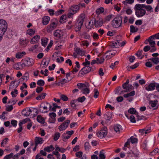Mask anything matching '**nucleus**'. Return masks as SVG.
Listing matches in <instances>:
<instances>
[{
	"label": "nucleus",
	"instance_id": "nucleus-16",
	"mask_svg": "<svg viewBox=\"0 0 159 159\" xmlns=\"http://www.w3.org/2000/svg\"><path fill=\"white\" fill-rule=\"evenodd\" d=\"M48 106H47L44 103H42L39 107V108H40L39 109V111L43 113H45L48 112Z\"/></svg>",
	"mask_w": 159,
	"mask_h": 159
},
{
	"label": "nucleus",
	"instance_id": "nucleus-7",
	"mask_svg": "<svg viewBox=\"0 0 159 159\" xmlns=\"http://www.w3.org/2000/svg\"><path fill=\"white\" fill-rule=\"evenodd\" d=\"M23 61L21 66H29L33 65L34 63V60L32 58H27L22 61Z\"/></svg>",
	"mask_w": 159,
	"mask_h": 159
},
{
	"label": "nucleus",
	"instance_id": "nucleus-39",
	"mask_svg": "<svg viewBox=\"0 0 159 159\" xmlns=\"http://www.w3.org/2000/svg\"><path fill=\"white\" fill-rule=\"evenodd\" d=\"M134 2V0H125L122 2V3L124 5H127L128 4H131Z\"/></svg>",
	"mask_w": 159,
	"mask_h": 159
},
{
	"label": "nucleus",
	"instance_id": "nucleus-35",
	"mask_svg": "<svg viewBox=\"0 0 159 159\" xmlns=\"http://www.w3.org/2000/svg\"><path fill=\"white\" fill-rule=\"evenodd\" d=\"M41 40L42 45L44 47H45L47 44V43L48 41V39L47 38H44L42 39Z\"/></svg>",
	"mask_w": 159,
	"mask_h": 159
},
{
	"label": "nucleus",
	"instance_id": "nucleus-8",
	"mask_svg": "<svg viewBox=\"0 0 159 159\" xmlns=\"http://www.w3.org/2000/svg\"><path fill=\"white\" fill-rule=\"evenodd\" d=\"M57 23L58 21L56 19H55L53 21H51L50 24L48 25L47 27V32H50L53 30L57 26Z\"/></svg>",
	"mask_w": 159,
	"mask_h": 159
},
{
	"label": "nucleus",
	"instance_id": "nucleus-46",
	"mask_svg": "<svg viewBox=\"0 0 159 159\" xmlns=\"http://www.w3.org/2000/svg\"><path fill=\"white\" fill-rule=\"evenodd\" d=\"M83 152L81 151L77 152L75 153L76 156L81 159H83V157H82Z\"/></svg>",
	"mask_w": 159,
	"mask_h": 159
},
{
	"label": "nucleus",
	"instance_id": "nucleus-20",
	"mask_svg": "<svg viewBox=\"0 0 159 159\" xmlns=\"http://www.w3.org/2000/svg\"><path fill=\"white\" fill-rule=\"evenodd\" d=\"M114 129L117 133L119 134L120 130H122L121 126L120 125L116 124L114 125Z\"/></svg>",
	"mask_w": 159,
	"mask_h": 159
},
{
	"label": "nucleus",
	"instance_id": "nucleus-62",
	"mask_svg": "<svg viewBox=\"0 0 159 159\" xmlns=\"http://www.w3.org/2000/svg\"><path fill=\"white\" fill-rule=\"evenodd\" d=\"M13 154L12 153H11L10 154L7 155L4 158V159H9L12 157Z\"/></svg>",
	"mask_w": 159,
	"mask_h": 159
},
{
	"label": "nucleus",
	"instance_id": "nucleus-10",
	"mask_svg": "<svg viewBox=\"0 0 159 159\" xmlns=\"http://www.w3.org/2000/svg\"><path fill=\"white\" fill-rule=\"evenodd\" d=\"M93 68L89 66H84V67L81 69L80 72L82 75H84L88 73L90 71H93Z\"/></svg>",
	"mask_w": 159,
	"mask_h": 159
},
{
	"label": "nucleus",
	"instance_id": "nucleus-51",
	"mask_svg": "<svg viewBox=\"0 0 159 159\" xmlns=\"http://www.w3.org/2000/svg\"><path fill=\"white\" fill-rule=\"evenodd\" d=\"M60 98L61 99L64 101H67L68 100V98L65 95L61 94L60 96Z\"/></svg>",
	"mask_w": 159,
	"mask_h": 159
},
{
	"label": "nucleus",
	"instance_id": "nucleus-58",
	"mask_svg": "<svg viewBox=\"0 0 159 159\" xmlns=\"http://www.w3.org/2000/svg\"><path fill=\"white\" fill-rule=\"evenodd\" d=\"M116 52V51L114 50H111L108 51V53L111 54L112 57L114 56Z\"/></svg>",
	"mask_w": 159,
	"mask_h": 159
},
{
	"label": "nucleus",
	"instance_id": "nucleus-55",
	"mask_svg": "<svg viewBox=\"0 0 159 159\" xmlns=\"http://www.w3.org/2000/svg\"><path fill=\"white\" fill-rule=\"evenodd\" d=\"M85 99L86 98L84 96H83L81 97L78 98L77 100V101H78L79 102H82L85 101Z\"/></svg>",
	"mask_w": 159,
	"mask_h": 159
},
{
	"label": "nucleus",
	"instance_id": "nucleus-42",
	"mask_svg": "<svg viewBox=\"0 0 159 159\" xmlns=\"http://www.w3.org/2000/svg\"><path fill=\"white\" fill-rule=\"evenodd\" d=\"M89 90L88 87H85L84 88L81 90L82 92L84 94H88L89 93Z\"/></svg>",
	"mask_w": 159,
	"mask_h": 159
},
{
	"label": "nucleus",
	"instance_id": "nucleus-32",
	"mask_svg": "<svg viewBox=\"0 0 159 159\" xmlns=\"http://www.w3.org/2000/svg\"><path fill=\"white\" fill-rule=\"evenodd\" d=\"M54 149V148L52 145H50L45 147L44 149V151H46L48 152H50Z\"/></svg>",
	"mask_w": 159,
	"mask_h": 159
},
{
	"label": "nucleus",
	"instance_id": "nucleus-33",
	"mask_svg": "<svg viewBox=\"0 0 159 159\" xmlns=\"http://www.w3.org/2000/svg\"><path fill=\"white\" fill-rule=\"evenodd\" d=\"M138 30V29L134 25H131L130 26V32L132 33H135Z\"/></svg>",
	"mask_w": 159,
	"mask_h": 159
},
{
	"label": "nucleus",
	"instance_id": "nucleus-47",
	"mask_svg": "<svg viewBox=\"0 0 159 159\" xmlns=\"http://www.w3.org/2000/svg\"><path fill=\"white\" fill-rule=\"evenodd\" d=\"M29 75L28 73H26L24 74V75L21 77V79L22 80V81H24L25 80L27 81L28 80Z\"/></svg>",
	"mask_w": 159,
	"mask_h": 159
},
{
	"label": "nucleus",
	"instance_id": "nucleus-4",
	"mask_svg": "<svg viewBox=\"0 0 159 159\" xmlns=\"http://www.w3.org/2000/svg\"><path fill=\"white\" fill-rule=\"evenodd\" d=\"M129 80L127 79L126 82L123 84L122 87L125 90L121 91L120 93V94L128 92L132 89L133 86L132 85L129 84Z\"/></svg>",
	"mask_w": 159,
	"mask_h": 159
},
{
	"label": "nucleus",
	"instance_id": "nucleus-12",
	"mask_svg": "<svg viewBox=\"0 0 159 159\" xmlns=\"http://www.w3.org/2000/svg\"><path fill=\"white\" fill-rule=\"evenodd\" d=\"M112 113L110 112H107L104 115V118L106 119L105 123L106 124H110L111 119L112 117Z\"/></svg>",
	"mask_w": 159,
	"mask_h": 159
},
{
	"label": "nucleus",
	"instance_id": "nucleus-64",
	"mask_svg": "<svg viewBox=\"0 0 159 159\" xmlns=\"http://www.w3.org/2000/svg\"><path fill=\"white\" fill-rule=\"evenodd\" d=\"M66 134L64 133L62 135L61 137L63 138L64 141L65 139H69L70 137V135H67L66 136Z\"/></svg>",
	"mask_w": 159,
	"mask_h": 159
},
{
	"label": "nucleus",
	"instance_id": "nucleus-59",
	"mask_svg": "<svg viewBox=\"0 0 159 159\" xmlns=\"http://www.w3.org/2000/svg\"><path fill=\"white\" fill-rule=\"evenodd\" d=\"M94 94L93 95V97L95 98H98L99 94L98 90L97 89H94Z\"/></svg>",
	"mask_w": 159,
	"mask_h": 159
},
{
	"label": "nucleus",
	"instance_id": "nucleus-14",
	"mask_svg": "<svg viewBox=\"0 0 159 159\" xmlns=\"http://www.w3.org/2000/svg\"><path fill=\"white\" fill-rule=\"evenodd\" d=\"M32 112V110L30 108H26L24 109L22 111L21 114L22 115L26 117L29 116Z\"/></svg>",
	"mask_w": 159,
	"mask_h": 159
},
{
	"label": "nucleus",
	"instance_id": "nucleus-63",
	"mask_svg": "<svg viewBox=\"0 0 159 159\" xmlns=\"http://www.w3.org/2000/svg\"><path fill=\"white\" fill-rule=\"evenodd\" d=\"M146 9L147 11H149L150 12L153 11V8L150 5H147V7H146Z\"/></svg>",
	"mask_w": 159,
	"mask_h": 159
},
{
	"label": "nucleus",
	"instance_id": "nucleus-1",
	"mask_svg": "<svg viewBox=\"0 0 159 159\" xmlns=\"http://www.w3.org/2000/svg\"><path fill=\"white\" fill-rule=\"evenodd\" d=\"M85 18V15L84 13L81 14L78 17V19L74 25L75 30L76 32L80 30L83 25Z\"/></svg>",
	"mask_w": 159,
	"mask_h": 159
},
{
	"label": "nucleus",
	"instance_id": "nucleus-3",
	"mask_svg": "<svg viewBox=\"0 0 159 159\" xmlns=\"http://www.w3.org/2000/svg\"><path fill=\"white\" fill-rule=\"evenodd\" d=\"M122 18L121 16H117L114 18L111 22L112 26L115 28H118L121 26Z\"/></svg>",
	"mask_w": 159,
	"mask_h": 159
},
{
	"label": "nucleus",
	"instance_id": "nucleus-44",
	"mask_svg": "<svg viewBox=\"0 0 159 159\" xmlns=\"http://www.w3.org/2000/svg\"><path fill=\"white\" fill-rule=\"evenodd\" d=\"M85 149L86 151H89L91 147L88 142H86L84 145Z\"/></svg>",
	"mask_w": 159,
	"mask_h": 159
},
{
	"label": "nucleus",
	"instance_id": "nucleus-27",
	"mask_svg": "<svg viewBox=\"0 0 159 159\" xmlns=\"http://www.w3.org/2000/svg\"><path fill=\"white\" fill-rule=\"evenodd\" d=\"M25 54L26 53L25 52H17L16 54V57L18 59L20 58L23 56L25 55Z\"/></svg>",
	"mask_w": 159,
	"mask_h": 159
},
{
	"label": "nucleus",
	"instance_id": "nucleus-43",
	"mask_svg": "<svg viewBox=\"0 0 159 159\" xmlns=\"http://www.w3.org/2000/svg\"><path fill=\"white\" fill-rule=\"evenodd\" d=\"M96 60L97 61V64H98L102 63L104 60V58L102 57H101L100 59L97 58Z\"/></svg>",
	"mask_w": 159,
	"mask_h": 159
},
{
	"label": "nucleus",
	"instance_id": "nucleus-52",
	"mask_svg": "<svg viewBox=\"0 0 159 159\" xmlns=\"http://www.w3.org/2000/svg\"><path fill=\"white\" fill-rule=\"evenodd\" d=\"M18 91L17 89H15L14 91H12L11 93V94L13 98L16 97L18 94Z\"/></svg>",
	"mask_w": 159,
	"mask_h": 159
},
{
	"label": "nucleus",
	"instance_id": "nucleus-60",
	"mask_svg": "<svg viewBox=\"0 0 159 159\" xmlns=\"http://www.w3.org/2000/svg\"><path fill=\"white\" fill-rule=\"evenodd\" d=\"M84 66H89L90 65V62L89 61H88L87 59H85V62H83L82 64Z\"/></svg>",
	"mask_w": 159,
	"mask_h": 159
},
{
	"label": "nucleus",
	"instance_id": "nucleus-53",
	"mask_svg": "<svg viewBox=\"0 0 159 159\" xmlns=\"http://www.w3.org/2000/svg\"><path fill=\"white\" fill-rule=\"evenodd\" d=\"M38 47V45H35L34 46H33L30 48H29V50L31 52H34L35 50V49L37 48Z\"/></svg>",
	"mask_w": 159,
	"mask_h": 159
},
{
	"label": "nucleus",
	"instance_id": "nucleus-6",
	"mask_svg": "<svg viewBox=\"0 0 159 159\" xmlns=\"http://www.w3.org/2000/svg\"><path fill=\"white\" fill-rule=\"evenodd\" d=\"M107 129L106 126H104L101 130L97 133L98 137L100 139L105 138L107 134Z\"/></svg>",
	"mask_w": 159,
	"mask_h": 159
},
{
	"label": "nucleus",
	"instance_id": "nucleus-40",
	"mask_svg": "<svg viewBox=\"0 0 159 159\" xmlns=\"http://www.w3.org/2000/svg\"><path fill=\"white\" fill-rule=\"evenodd\" d=\"M67 18L66 15H63L60 18L59 21L61 23L66 22V20Z\"/></svg>",
	"mask_w": 159,
	"mask_h": 159
},
{
	"label": "nucleus",
	"instance_id": "nucleus-21",
	"mask_svg": "<svg viewBox=\"0 0 159 159\" xmlns=\"http://www.w3.org/2000/svg\"><path fill=\"white\" fill-rule=\"evenodd\" d=\"M40 37L39 35H37L34 36L31 40L30 43L32 44H34V43L38 42L39 40Z\"/></svg>",
	"mask_w": 159,
	"mask_h": 159
},
{
	"label": "nucleus",
	"instance_id": "nucleus-38",
	"mask_svg": "<svg viewBox=\"0 0 159 159\" xmlns=\"http://www.w3.org/2000/svg\"><path fill=\"white\" fill-rule=\"evenodd\" d=\"M126 116L129 119L130 121L131 122L135 123L136 122V120L135 118V117L133 115H131L129 117L126 114H125Z\"/></svg>",
	"mask_w": 159,
	"mask_h": 159
},
{
	"label": "nucleus",
	"instance_id": "nucleus-41",
	"mask_svg": "<svg viewBox=\"0 0 159 159\" xmlns=\"http://www.w3.org/2000/svg\"><path fill=\"white\" fill-rule=\"evenodd\" d=\"M143 51L141 50H139L135 54V55L138 57H139L140 59H142L144 57V55H142V53L143 52Z\"/></svg>",
	"mask_w": 159,
	"mask_h": 159
},
{
	"label": "nucleus",
	"instance_id": "nucleus-29",
	"mask_svg": "<svg viewBox=\"0 0 159 159\" xmlns=\"http://www.w3.org/2000/svg\"><path fill=\"white\" fill-rule=\"evenodd\" d=\"M37 121L42 124H44L45 123V120L41 116L38 115L37 118Z\"/></svg>",
	"mask_w": 159,
	"mask_h": 159
},
{
	"label": "nucleus",
	"instance_id": "nucleus-2",
	"mask_svg": "<svg viewBox=\"0 0 159 159\" xmlns=\"http://www.w3.org/2000/svg\"><path fill=\"white\" fill-rule=\"evenodd\" d=\"M7 24L6 21L3 20H0V42L2 39V36L6 31Z\"/></svg>",
	"mask_w": 159,
	"mask_h": 159
},
{
	"label": "nucleus",
	"instance_id": "nucleus-48",
	"mask_svg": "<svg viewBox=\"0 0 159 159\" xmlns=\"http://www.w3.org/2000/svg\"><path fill=\"white\" fill-rule=\"evenodd\" d=\"M60 136V134L59 133H56L54 135L53 139L54 141L57 140Z\"/></svg>",
	"mask_w": 159,
	"mask_h": 159
},
{
	"label": "nucleus",
	"instance_id": "nucleus-5",
	"mask_svg": "<svg viewBox=\"0 0 159 159\" xmlns=\"http://www.w3.org/2000/svg\"><path fill=\"white\" fill-rule=\"evenodd\" d=\"M134 9L135 11V15L138 17H142L146 14V11L145 10L138 7L137 6L135 5Z\"/></svg>",
	"mask_w": 159,
	"mask_h": 159
},
{
	"label": "nucleus",
	"instance_id": "nucleus-28",
	"mask_svg": "<svg viewBox=\"0 0 159 159\" xmlns=\"http://www.w3.org/2000/svg\"><path fill=\"white\" fill-rule=\"evenodd\" d=\"M151 60L155 64L157 65L159 63V58L157 57H153L148 60Z\"/></svg>",
	"mask_w": 159,
	"mask_h": 159
},
{
	"label": "nucleus",
	"instance_id": "nucleus-45",
	"mask_svg": "<svg viewBox=\"0 0 159 159\" xmlns=\"http://www.w3.org/2000/svg\"><path fill=\"white\" fill-rule=\"evenodd\" d=\"M129 139H130V142L132 143H137L138 141L137 138H134L133 136L131 137Z\"/></svg>",
	"mask_w": 159,
	"mask_h": 159
},
{
	"label": "nucleus",
	"instance_id": "nucleus-19",
	"mask_svg": "<svg viewBox=\"0 0 159 159\" xmlns=\"http://www.w3.org/2000/svg\"><path fill=\"white\" fill-rule=\"evenodd\" d=\"M120 40H117L115 42H113L110 45V47L111 48H118L120 46Z\"/></svg>",
	"mask_w": 159,
	"mask_h": 159
},
{
	"label": "nucleus",
	"instance_id": "nucleus-61",
	"mask_svg": "<svg viewBox=\"0 0 159 159\" xmlns=\"http://www.w3.org/2000/svg\"><path fill=\"white\" fill-rule=\"evenodd\" d=\"M56 149L58 150L59 152H60L62 153H63V152H65V151L66 150V149H65L62 148H60V147L58 146H57L56 147Z\"/></svg>",
	"mask_w": 159,
	"mask_h": 159
},
{
	"label": "nucleus",
	"instance_id": "nucleus-56",
	"mask_svg": "<svg viewBox=\"0 0 159 159\" xmlns=\"http://www.w3.org/2000/svg\"><path fill=\"white\" fill-rule=\"evenodd\" d=\"M49 116L50 118L56 119V115L55 113L54 112L50 113H49Z\"/></svg>",
	"mask_w": 159,
	"mask_h": 159
},
{
	"label": "nucleus",
	"instance_id": "nucleus-34",
	"mask_svg": "<svg viewBox=\"0 0 159 159\" xmlns=\"http://www.w3.org/2000/svg\"><path fill=\"white\" fill-rule=\"evenodd\" d=\"M46 95V93H42L40 95L37 97L36 99L38 100H41L42 99L45 98Z\"/></svg>",
	"mask_w": 159,
	"mask_h": 159
},
{
	"label": "nucleus",
	"instance_id": "nucleus-54",
	"mask_svg": "<svg viewBox=\"0 0 159 159\" xmlns=\"http://www.w3.org/2000/svg\"><path fill=\"white\" fill-rule=\"evenodd\" d=\"M16 82V80L12 81L11 82L9 87V89H12L15 88V83Z\"/></svg>",
	"mask_w": 159,
	"mask_h": 159
},
{
	"label": "nucleus",
	"instance_id": "nucleus-23",
	"mask_svg": "<svg viewBox=\"0 0 159 159\" xmlns=\"http://www.w3.org/2000/svg\"><path fill=\"white\" fill-rule=\"evenodd\" d=\"M50 20V17L48 16L43 17L42 20V23L43 25H46L48 23Z\"/></svg>",
	"mask_w": 159,
	"mask_h": 159
},
{
	"label": "nucleus",
	"instance_id": "nucleus-22",
	"mask_svg": "<svg viewBox=\"0 0 159 159\" xmlns=\"http://www.w3.org/2000/svg\"><path fill=\"white\" fill-rule=\"evenodd\" d=\"M158 101L157 100L154 101H150L149 102V104L152 107H155L154 109H156L157 108V103Z\"/></svg>",
	"mask_w": 159,
	"mask_h": 159
},
{
	"label": "nucleus",
	"instance_id": "nucleus-57",
	"mask_svg": "<svg viewBox=\"0 0 159 159\" xmlns=\"http://www.w3.org/2000/svg\"><path fill=\"white\" fill-rule=\"evenodd\" d=\"M35 33V31L33 30L30 29L27 31V33L30 35H32Z\"/></svg>",
	"mask_w": 159,
	"mask_h": 159
},
{
	"label": "nucleus",
	"instance_id": "nucleus-50",
	"mask_svg": "<svg viewBox=\"0 0 159 159\" xmlns=\"http://www.w3.org/2000/svg\"><path fill=\"white\" fill-rule=\"evenodd\" d=\"M44 82L42 80H40L37 82V84L40 86H42L44 85Z\"/></svg>",
	"mask_w": 159,
	"mask_h": 159
},
{
	"label": "nucleus",
	"instance_id": "nucleus-49",
	"mask_svg": "<svg viewBox=\"0 0 159 159\" xmlns=\"http://www.w3.org/2000/svg\"><path fill=\"white\" fill-rule=\"evenodd\" d=\"M104 11L103 8L101 7L97 9L96 11V13L97 14H99L100 13H103Z\"/></svg>",
	"mask_w": 159,
	"mask_h": 159
},
{
	"label": "nucleus",
	"instance_id": "nucleus-18",
	"mask_svg": "<svg viewBox=\"0 0 159 159\" xmlns=\"http://www.w3.org/2000/svg\"><path fill=\"white\" fill-rule=\"evenodd\" d=\"M43 139L40 137H37L35 139V145L37 146L39 144H42L43 143Z\"/></svg>",
	"mask_w": 159,
	"mask_h": 159
},
{
	"label": "nucleus",
	"instance_id": "nucleus-15",
	"mask_svg": "<svg viewBox=\"0 0 159 159\" xmlns=\"http://www.w3.org/2000/svg\"><path fill=\"white\" fill-rule=\"evenodd\" d=\"M155 83H151L148 85L146 84L144 87L146 90L148 91H151L154 90L155 88Z\"/></svg>",
	"mask_w": 159,
	"mask_h": 159
},
{
	"label": "nucleus",
	"instance_id": "nucleus-30",
	"mask_svg": "<svg viewBox=\"0 0 159 159\" xmlns=\"http://www.w3.org/2000/svg\"><path fill=\"white\" fill-rule=\"evenodd\" d=\"M61 32L60 30H55L54 32V36L57 38H61Z\"/></svg>",
	"mask_w": 159,
	"mask_h": 159
},
{
	"label": "nucleus",
	"instance_id": "nucleus-25",
	"mask_svg": "<svg viewBox=\"0 0 159 159\" xmlns=\"http://www.w3.org/2000/svg\"><path fill=\"white\" fill-rule=\"evenodd\" d=\"M152 39L149 37L148 39H147L145 41L144 43L146 44H147L148 43H146V41L149 42L151 46H155L156 45L155 42L154 41L152 40Z\"/></svg>",
	"mask_w": 159,
	"mask_h": 159
},
{
	"label": "nucleus",
	"instance_id": "nucleus-37",
	"mask_svg": "<svg viewBox=\"0 0 159 159\" xmlns=\"http://www.w3.org/2000/svg\"><path fill=\"white\" fill-rule=\"evenodd\" d=\"M129 113L131 114H135L137 115L138 113L137 112L136 110L134 108H131L129 109L128 110Z\"/></svg>",
	"mask_w": 159,
	"mask_h": 159
},
{
	"label": "nucleus",
	"instance_id": "nucleus-9",
	"mask_svg": "<svg viewBox=\"0 0 159 159\" xmlns=\"http://www.w3.org/2000/svg\"><path fill=\"white\" fill-rule=\"evenodd\" d=\"M93 19L94 21H92V24L90 27H89V28L91 29L94 26L96 27H101L102 25L103 22L102 20L100 19L98 20H96L94 18H93Z\"/></svg>",
	"mask_w": 159,
	"mask_h": 159
},
{
	"label": "nucleus",
	"instance_id": "nucleus-11",
	"mask_svg": "<svg viewBox=\"0 0 159 159\" xmlns=\"http://www.w3.org/2000/svg\"><path fill=\"white\" fill-rule=\"evenodd\" d=\"M70 120H67L64 121L60 125L58 126V129L60 131L65 130L68 126L70 123Z\"/></svg>",
	"mask_w": 159,
	"mask_h": 159
},
{
	"label": "nucleus",
	"instance_id": "nucleus-24",
	"mask_svg": "<svg viewBox=\"0 0 159 159\" xmlns=\"http://www.w3.org/2000/svg\"><path fill=\"white\" fill-rule=\"evenodd\" d=\"M89 84L88 83H85V84H82L81 83H79L77 84V86L78 88L79 89H82L85 87L89 86Z\"/></svg>",
	"mask_w": 159,
	"mask_h": 159
},
{
	"label": "nucleus",
	"instance_id": "nucleus-36",
	"mask_svg": "<svg viewBox=\"0 0 159 159\" xmlns=\"http://www.w3.org/2000/svg\"><path fill=\"white\" fill-rule=\"evenodd\" d=\"M106 157L105 155L104 151L102 150L100 152L99 156V159H105Z\"/></svg>",
	"mask_w": 159,
	"mask_h": 159
},
{
	"label": "nucleus",
	"instance_id": "nucleus-13",
	"mask_svg": "<svg viewBox=\"0 0 159 159\" xmlns=\"http://www.w3.org/2000/svg\"><path fill=\"white\" fill-rule=\"evenodd\" d=\"M79 6L78 5H75L71 7L70 9V13L74 15L77 13L80 10Z\"/></svg>",
	"mask_w": 159,
	"mask_h": 159
},
{
	"label": "nucleus",
	"instance_id": "nucleus-31",
	"mask_svg": "<svg viewBox=\"0 0 159 159\" xmlns=\"http://www.w3.org/2000/svg\"><path fill=\"white\" fill-rule=\"evenodd\" d=\"M135 91H132L131 92L124 94V97L125 98H127L129 97L134 96L135 94Z\"/></svg>",
	"mask_w": 159,
	"mask_h": 159
},
{
	"label": "nucleus",
	"instance_id": "nucleus-17",
	"mask_svg": "<svg viewBox=\"0 0 159 159\" xmlns=\"http://www.w3.org/2000/svg\"><path fill=\"white\" fill-rule=\"evenodd\" d=\"M77 100H73L70 102V104L71 107L72 108V109L71 110V112L72 113L74 109H76V107L77 105Z\"/></svg>",
	"mask_w": 159,
	"mask_h": 159
},
{
	"label": "nucleus",
	"instance_id": "nucleus-26",
	"mask_svg": "<svg viewBox=\"0 0 159 159\" xmlns=\"http://www.w3.org/2000/svg\"><path fill=\"white\" fill-rule=\"evenodd\" d=\"M28 43V41H27L25 39H20L19 42L20 44L22 47H25L27 45Z\"/></svg>",
	"mask_w": 159,
	"mask_h": 159
}]
</instances>
